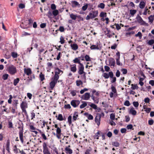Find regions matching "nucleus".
Listing matches in <instances>:
<instances>
[{"label": "nucleus", "instance_id": "nucleus-1", "mask_svg": "<svg viewBox=\"0 0 154 154\" xmlns=\"http://www.w3.org/2000/svg\"><path fill=\"white\" fill-rule=\"evenodd\" d=\"M98 14L97 11H91L86 17V19L87 20L90 19H93L97 16Z\"/></svg>", "mask_w": 154, "mask_h": 154}, {"label": "nucleus", "instance_id": "nucleus-2", "mask_svg": "<svg viewBox=\"0 0 154 154\" xmlns=\"http://www.w3.org/2000/svg\"><path fill=\"white\" fill-rule=\"evenodd\" d=\"M7 70L10 74L12 75H14L17 72L16 67L13 65L9 66Z\"/></svg>", "mask_w": 154, "mask_h": 154}, {"label": "nucleus", "instance_id": "nucleus-3", "mask_svg": "<svg viewBox=\"0 0 154 154\" xmlns=\"http://www.w3.org/2000/svg\"><path fill=\"white\" fill-rule=\"evenodd\" d=\"M84 66L82 64H80V65H79V71L78 72V73L80 75H82L83 74V79H84L85 80L84 82H85L86 76V73L84 71Z\"/></svg>", "mask_w": 154, "mask_h": 154}, {"label": "nucleus", "instance_id": "nucleus-4", "mask_svg": "<svg viewBox=\"0 0 154 154\" xmlns=\"http://www.w3.org/2000/svg\"><path fill=\"white\" fill-rule=\"evenodd\" d=\"M136 19L137 20V22L140 24V25L145 26H148V23H146L145 21H143L141 17L139 15L137 16L136 17Z\"/></svg>", "mask_w": 154, "mask_h": 154}, {"label": "nucleus", "instance_id": "nucleus-5", "mask_svg": "<svg viewBox=\"0 0 154 154\" xmlns=\"http://www.w3.org/2000/svg\"><path fill=\"white\" fill-rule=\"evenodd\" d=\"M58 80L54 77L52 79V80L50 84V87L51 90L53 89L57 83Z\"/></svg>", "mask_w": 154, "mask_h": 154}, {"label": "nucleus", "instance_id": "nucleus-6", "mask_svg": "<svg viewBox=\"0 0 154 154\" xmlns=\"http://www.w3.org/2000/svg\"><path fill=\"white\" fill-rule=\"evenodd\" d=\"M43 152L44 154H51L49 150L47 147V145L45 143H43Z\"/></svg>", "mask_w": 154, "mask_h": 154}, {"label": "nucleus", "instance_id": "nucleus-7", "mask_svg": "<svg viewBox=\"0 0 154 154\" xmlns=\"http://www.w3.org/2000/svg\"><path fill=\"white\" fill-rule=\"evenodd\" d=\"M63 73V71L58 68H57L55 69V74L54 76V78L58 79L59 76L58 75L60 74H62Z\"/></svg>", "mask_w": 154, "mask_h": 154}, {"label": "nucleus", "instance_id": "nucleus-8", "mask_svg": "<svg viewBox=\"0 0 154 154\" xmlns=\"http://www.w3.org/2000/svg\"><path fill=\"white\" fill-rule=\"evenodd\" d=\"M101 117V115L100 114H98L96 116L95 118V122L97 123V125L98 126L100 124Z\"/></svg>", "mask_w": 154, "mask_h": 154}, {"label": "nucleus", "instance_id": "nucleus-9", "mask_svg": "<svg viewBox=\"0 0 154 154\" xmlns=\"http://www.w3.org/2000/svg\"><path fill=\"white\" fill-rule=\"evenodd\" d=\"M80 102L78 100H72L71 102V105L74 107L77 106L80 104Z\"/></svg>", "mask_w": 154, "mask_h": 154}, {"label": "nucleus", "instance_id": "nucleus-10", "mask_svg": "<svg viewBox=\"0 0 154 154\" xmlns=\"http://www.w3.org/2000/svg\"><path fill=\"white\" fill-rule=\"evenodd\" d=\"M108 60L109 63L108 65L114 67L115 65V60L113 58L111 57Z\"/></svg>", "mask_w": 154, "mask_h": 154}, {"label": "nucleus", "instance_id": "nucleus-11", "mask_svg": "<svg viewBox=\"0 0 154 154\" xmlns=\"http://www.w3.org/2000/svg\"><path fill=\"white\" fill-rule=\"evenodd\" d=\"M90 97V95L89 93H86L82 96V98L83 100H88L89 99Z\"/></svg>", "mask_w": 154, "mask_h": 154}, {"label": "nucleus", "instance_id": "nucleus-12", "mask_svg": "<svg viewBox=\"0 0 154 154\" xmlns=\"http://www.w3.org/2000/svg\"><path fill=\"white\" fill-rule=\"evenodd\" d=\"M72 6L73 8L76 7L79 8L81 7L80 5L77 1H72L71 2Z\"/></svg>", "mask_w": 154, "mask_h": 154}, {"label": "nucleus", "instance_id": "nucleus-13", "mask_svg": "<svg viewBox=\"0 0 154 154\" xmlns=\"http://www.w3.org/2000/svg\"><path fill=\"white\" fill-rule=\"evenodd\" d=\"M23 130L22 129L21 130H20L19 132V135L20 137V140L22 142V143H23Z\"/></svg>", "mask_w": 154, "mask_h": 154}, {"label": "nucleus", "instance_id": "nucleus-14", "mask_svg": "<svg viewBox=\"0 0 154 154\" xmlns=\"http://www.w3.org/2000/svg\"><path fill=\"white\" fill-rule=\"evenodd\" d=\"M82 57H79L78 58H75L73 60V61L74 63H78L79 65H80V64H82L80 62V58Z\"/></svg>", "mask_w": 154, "mask_h": 154}, {"label": "nucleus", "instance_id": "nucleus-15", "mask_svg": "<svg viewBox=\"0 0 154 154\" xmlns=\"http://www.w3.org/2000/svg\"><path fill=\"white\" fill-rule=\"evenodd\" d=\"M70 46L72 49L74 51L77 50L78 48V45L76 43L71 44Z\"/></svg>", "mask_w": 154, "mask_h": 154}, {"label": "nucleus", "instance_id": "nucleus-16", "mask_svg": "<svg viewBox=\"0 0 154 154\" xmlns=\"http://www.w3.org/2000/svg\"><path fill=\"white\" fill-rule=\"evenodd\" d=\"M129 113L135 116L137 114V112L134 109V108L132 107L130 110Z\"/></svg>", "mask_w": 154, "mask_h": 154}, {"label": "nucleus", "instance_id": "nucleus-17", "mask_svg": "<svg viewBox=\"0 0 154 154\" xmlns=\"http://www.w3.org/2000/svg\"><path fill=\"white\" fill-rule=\"evenodd\" d=\"M84 115L89 120H92L93 119V116L91 114H89L87 112L85 113Z\"/></svg>", "mask_w": 154, "mask_h": 154}, {"label": "nucleus", "instance_id": "nucleus-18", "mask_svg": "<svg viewBox=\"0 0 154 154\" xmlns=\"http://www.w3.org/2000/svg\"><path fill=\"white\" fill-rule=\"evenodd\" d=\"M24 72L26 74L29 75L31 74V71L30 68L24 69Z\"/></svg>", "mask_w": 154, "mask_h": 154}, {"label": "nucleus", "instance_id": "nucleus-19", "mask_svg": "<svg viewBox=\"0 0 154 154\" xmlns=\"http://www.w3.org/2000/svg\"><path fill=\"white\" fill-rule=\"evenodd\" d=\"M78 116V113L77 112H75L73 114V120L75 121L77 120V117Z\"/></svg>", "mask_w": 154, "mask_h": 154}, {"label": "nucleus", "instance_id": "nucleus-20", "mask_svg": "<svg viewBox=\"0 0 154 154\" xmlns=\"http://www.w3.org/2000/svg\"><path fill=\"white\" fill-rule=\"evenodd\" d=\"M148 19L149 20V23H152L153 22V20L154 19V15H151L148 17Z\"/></svg>", "mask_w": 154, "mask_h": 154}, {"label": "nucleus", "instance_id": "nucleus-21", "mask_svg": "<svg viewBox=\"0 0 154 154\" xmlns=\"http://www.w3.org/2000/svg\"><path fill=\"white\" fill-rule=\"evenodd\" d=\"M92 99L93 100L94 103H98L99 102V98L98 97H95L93 95L91 96Z\"/></svg>", "mask_w": 154, "mask_h": 154}, {"label": "nucleus", "instance_id": "nucleus-22", "mask_svg": "<svg viewBox=\"0 0 154 154\" xmlns=\"http://www.w3.org/2000/svg\"><path fill=\"white\" fill-rule=\"evenodd\" d=\"M145 2L144 1H141L139 4V7L141 9H143L145 7Z\"/></svg>", "mask_w": 154, "mask_h": 154}, {"label": "nucleus", "instance_id": "nucleus-23", "mask_svg": "<svg viewBox=\"0 0 154 154\" xmlns=\"http://www.w3.org/2000/svg\"><path fill=\"white\" fill-rule=\"evenodd\" d=\"M71 71L74 72H75L77 70L76 68V65L75 64H74L70 68Z\"/></svg>", "mask_w": 154, "mask_h": 154}, {"label": "nucleus", "instance_id": "nucleus-24", "mask_svg": "<svg viewBox=\"0 0 154 154\" xmlns=\"http://www.w3.org/2000/svg\"><path fill=\"white\" fill-rule=\"evenodd\" d=\"M65 150L66 151V153H68L69 154H71L72 153V149L68 147H66Z\"/></svg>", "mask_w": 154, "mask_h": 154}, {"label": "nucleus", "instance_id": "nucleus-25", "mask_svg": "<svg viewBox=\"0 0 154 154\" xmlns=\"http://www.w3.org/2000/svg\"><path fill=\"white\" fill-rule=\"evenodd\" d=\"M150 13V11L148 10V8H147L146 7L145 8L144 12L143 13V14L144 15H146L147 13L149 14Z\"/></svg>", "mask_w": 154, "mask_h": 154}, {"label": "nucleus", "instance_id": "nucleus-26", "mask_svg": "<svg viewBox=\"0 0 154 154\" xmlns=\"http://www.w3.org/2000/svg\"><path fill=\"white\" fill-rule=\"evenodd\" d=\"M10 140H8L6 143V150L8 151V152H9V146H10Z\"/></svg>", "mask_w": 154, "mask_h": 154}, {"label": "nucleus", "instance_id": "nucleus-27", "mask_svg": "<svg viewBox=\"0 0 154 154\" xmlns=\"http://www.w3.org/2000/svg\"><path fill=\"white\" fill-rule=\"evenodd\" d=\"M90 48L91 50H99V48L98 46L95 45H92L91 46Z\"/></svg>", "mask_w": 154, "mask_h": 154}, {"label": "nucleus", "instance_id": "nucleus-28", "mask_svg": "<svg viewBox=\"0 0 154 154\" xmlns=\"http://www.w3.org/2000/svg\"><path fill=\"white\" fill-rule=\"evenodd\" d=\"M137 11L135 10L131 9L130 11V14L132 16H133L135 14H136Z\"/></svg>", "mask_w": 154, "mask_h": 154}, {"label": "nucleus", "instance_id": "nucleus-29", "mask_svg": "<svg viewBox=\"0 0 154 154\" xmlns=\"http://www.w3.org/2000/svg\"><path fill=\"white\" fill-rule=\"evenodd\" d=\"M70 17L72 20H75L76 19V15L72 13L70 14Z\"/></svg>", "mask_w": 154, "mask_h": 154}, {"label": "nucleus", "instance_id": "nucleus-30", "mask_svg": "<svg viewBox=\"0 0 154 154\" xmlns=\"http://www.w3.org/2000/svg\"><path fill=\"white\" fill-rule=\"evenodd\" d=\"M90 4H86L82 8V9L83 11H85L88 8V6Z\"/></svg>", "mask_w": 154, "mask_h": 154}, {"label": "nucleus", "instance_id": "nucleus-31", "mask_svg": "<svg viewBox=\"0 0 154 154\" xmlns=\"http://www.w3.org/2000/svg\"><path fill=\"white\" fill-rule=\"evenodd\" d=\"M72 116H69L67 118L68 122L69 125H70L72 123Z\"/></svg>", "mask_w": 154, "mask_h": 154}, {"label": "nucleus", "instance_id": "nucleus-32", "mask_svg": "<svg viewBox=\"0 0 154 154\" xmlns=\"http://www.w3.org/2000/svg\"><path fill=\"white\" fill-rule=\"evenodd\" d=\"M57 119L60 121H63V119L62 115L61 114H59Z\"/></svg>", "mask_w": 154, "mask_h": 154}, {"label": "nucleus", "instance_id": "nucleus-33", "mask_svg": "<svg viewBox=\"0 0 154 154\" xmlns=\"http://www.w3.org/2000/svg\"><path fill=\"white\" fill-rule=\"evenodd\" d=\"M90 104L89 105V106L93 108L94 109H97V106L95 105V104L92 103H90Z\"/></svg>", "mask_w": 154, "mask_h": 154}, {"label": "nucleus", "instance_id": "nucleus-34", "mask_svg": "<svg viewBox=\"0 0 154 154\" xmlns=\"http://www.w3.org/2000/svg\"><path fill=\"white\" fill-rule=\"evenodd\" d=\"M20 81L19 79L18 78L14 79V85L16 86Z\"/></svg>", "mask_w": 154, "mask_h": 154}, {"label": "nucleus", "instance_id": "nucleus-35", "mask_svg": "<svg viewBox=\"0 0 154 154\" xmlns=\"http://www.w3.org/2000/svg\"><path fill=\"white\" fill-rule=\"evenodd\" d=\"M22 110V112L24 113V115L26 117L27 119H28V116L25 109H23Z\"/></svg>", "mask_w": 154, "mask_h": 154}, {"label": "nucleus", "instance_id": "nucleus-36", "mask_svg": "<svg viewBox=\"0 0 154 154\" xmlns=\"http://www.w3.org/2000/svg\"><path fill=\"white\" fill-rule=\"evenodd\" d=\"M76 82L77 86H78L82 84V82L81 80H77Z\"/></svg>", "mask_w": 154, "mask_h": 154}, {"label": "nucleus", "instance_id": "nucleus-37", "mask_svg": "<svg viewBox=\"0 0 154 154\" xmlns=\"http://www.w3.org/2000/svg\"><path fill=\"white\" fill-rule=\"evenodd\" d=\"M11 55L14 58H16L17 57V53L15 52H12L11 53Z\"/></svg>", "mask_w": 154, "mask_h": 154}, {"label": "nucleus", "instance_id": "nucleus-38", "mask_svg": "<svg viewBox=\"0 0 154 154\" xmlns=\"http://www.w3.org/2000/svg\"><path fill=\"white\" fill-rule=\"evenodd\" d=\"M135 36L136 37H139V38L141 39L142 38V34L140 32H139L137 34L135 35Z\"/></svg>", "mask_w": 154, "mask_h": 154}, {"label": "nucleus", "instance_id": "nucleus-39", "mask_svg": "<svg viewBox=\"0 0 154 154\" xmlns=\"http://www.w3.org/2000/svg\"><path fill=\"white\" fill-rule=\"evenodd\" d=\"M85 58L86 61H90L91 60L90 58L88 55H86L85 57Z\"/></svg>", "mask_w": 154, "mask_h": 154}, {"label": "nucleus", "instance_id": "nucleus-40", "mask_svg": "<svg viewBox=\"0 0 154 154\" xmlns=\"http://www.w3.org/2000/svg\"><path fill=\"white\" fill-rule=\"evenodd\" d=\"M58 13V11L57 10H54L52 12L54 16H56L57 15Z\"/></svg>", "mask_w": 154, "mask_h": 154}, {"label": "nucleus", "instance_id": "nucleus-41", "mask_svg": "<svg viewBox=\"0 0 154 154\" xmlns=\"http://www.w3.org/2000/svg\"><path fill=\"white\" fill-rule=\"evenodd\" d=\"M105 5L103 3H100L98 5V7L102 9H103L104 8Z\"/></svg>", "mask_w": 154, "mask_h": 154}, {"label": "nucleus", "instance_id": "nucleus-42", "mask_svg": "<svg viewBox=\"0 0 154 154\" xmlns=\"http://www.w3.org/2000/svg\"><path fill=\"white\" fill-rule=\"evenodd\" d=\"M8 76V74H4L2 76V78L4 80H6L7 79Z\"/></svg>", "mask_w": 154, "mask_h": 154}, {"label": "nucleus", "instance_id": "nucleus-43", "mask_svg": "<svg viewBox=\"0 0 154 154\" xmlns=\"http://www.w3.org/2000/svg\"><path fill=\"white\" fill-rule=\"evenodd\" d=\"M40 80L41 81H43L45 79L44 75L43 74L41 73L39 75Z\"/></svg>", "mask_w": 154, "mask_h": 154}, {"label": "nucleus", "instance_id": "nucleus-44", "mask_svg": "<svg viewBox=\"0 0 154 154\" xmlns=\"http://www.w3.org/2000/svg\"><path fill=\"white\" fill-rule=\"evenodd\" d=\"M131 88L133 90H135L138 88V86L136 85H134L132 84H131Z\"/></svg>", "mask_w": 154, "mask_h": 154}, {"label": "nucleus", "instance_id": "nucleus-45", "mask_svg": "<svg viewBox=\"0 0 154 154\" xmlns=\"http://www.w3.org/2000/svg\"><path fill=\"white\" fill-rule=\"evenodd\" d=\"M87 105V103L86 102H84L80 106V108L81 109L83 108L86 106Z\"/></svg>", "mask_w": 154, "mask_h": 154}, {"label": "nucleus", "instance_id": "nucleus-46", "mask_svg": "<svg viewBox=\"0 0 154 154\" xmlns=\"http://www.w3.org/2000/svg\"><path fill=\"white\" fill-rule=\"evenodd\" d=\"M111 89L112 91V92L115 93L116 92V90L115 87L113 85H112L111 87Z\"/></svg>", "mask_w": 154, "mask_h": 154}, {"label": "nucleus", "instance_id": "nucleus-47", "mask_svg": "<svg viewBox=\"0 0 154 154\" xmlns=\"http://www.w3.org/2000/svg\"><path fill=\"white\" fill-rule=\"evenodd\" d=\"M100 16L101 17H103L106 16V13L102 12L100 13Z\"/></svg>", "mask_w": 154, "mask_h": 154}, {"label": "nucleus", "instance_id": "nucleus-48", "mask_svg": "<svg viewBox=\"0 0 154 154\" xmlns=\"http://www.w3.org/2000/svg\"><path fill=\"white\" fill-rule=\"evenodd\" d=\"M147 43L149 45H151L154 44V40L153 39L149 40L148 42Z\"/></svg>", "mask_w": 154, "mask_h": 154}, {"label": "nucleus", "instance_id": "nucleus-49", "mask_svg": "<svg viewBox=\"0 0 154 154\" xmlns=\"http://www.w3.org/2000/svg\"><path fill=\"white\" fill-rule=\"evenodd\" d=\"M20 106L22 109H25L26 108L25 105L23 102H22L20 104Z\"/></svg>", "mask_w": 154, "mask_h": 154}, {"label": "nucleus", "instance_id": "nucleus-50", "mask_svg": "<svg viewBox=\"0 0 154 154\" xmlns=\"http://www.w3.org/2000/svg\"><path fill=\"white\" fill-rule=\"evenodd\" d=\"M110 118L112 120H114L115 118V115L113 113H111L110 115Z\"/></svg>", "mask_w": 154, "mask_h": 154}, {"label": "nucleus", "instance_id": "nucleus-51", "mask_svg": "<svg viewBox=\"0 0 154 154\" xmlns=\"http://www.w3.org/2000/svg\"><path fill=\"white\" fill-rule=\"evenodd\" d=\"M60 42L61 44H63L64 43V39L63 37L62 36H60Z\"/></svg>", "mask_w": 154, "mask_h": 154}, {"label": "nucleus", "instance_id": "nucleus-52", "mask_svg": "<svg viewBox=\"0 0 154 154\" xmlns=\"http://www.w3.org/2000/svg\"><path fill=\"white\" fill-rule=\"evenodd\" d=\"M61 132V129L60 128H57L56 134H60Z\"/></svg>", "mask_w": 154, "mask_h": 154}, {"label": "nucleus", "instance_id": "nucleus-53", "mask_svg": "<svg viewBox=\"0 0 154 154\" xmlns=\"http://www.w3.org/2000/svg\"><path fill=\"white\" fill-rule=\"evenodd\" d=\"M121 71L123 74H125L127 72V69H122L121 70Z\"/></svg>", "mask_w": 154, "mask_h": 154}, {"label": "nucleus", "instance_id": "nucleus-54", "mask_svg": "<svg viewBox=\"0 0 154 154\" xmlns=\"http://www.w3.org/2000/svg\"><path fill=\"white\" fill-rule=\"evenodd\" d=\"M112 145L116 146L118 147L119 146V143L118 142L116 141L112 143Z\"/></svg>", "mask_w": 154, "mask_h": 154}, {"label": "nucleus", "instance_id": "nucleus-55", "mask_svg": "<svg viewBox=\"0 0 154 154\" xmlns=\"http://www.w3.org/2000/svg\"><path fill=\"white\" fill-rule=\"evenodd\" d=\"M46 15L48 16L49 18H51V17L52 16V13L51 11H48V14Z\"/></svg>", "mask_w": 154, "mask_h": 154}, {"label": "nucleus", "instance_id": "nucleus-56", "mask_svg": "<svg viewBox=\"0 0 154 154\" xmlns=\"http://www.w3.org/2000/svg\"><path fill=\"white\" fill-rule=\"evenodd\" d=\"M12 96L11 95H9V98L8 100V103H9L11 104L12 102Z\"/></svg>", "mask_w": 154, "mask_h": 154}, {"label": "nucleus", "instance_id": "nucleus-57", "mask_svg": "<svg viewBox=\"0 0 154 154\" xmlns=\"http://www.w3.org/2000/svg\"><path fill=\"white\" fill-rule=\"evenodd\" d=\"M134 106L135 107H137L139 106V103L138 102L134 101L133 103Z\"/></svg>", "mask_w": 154, "mask_h": 154}, {"label": "nucleus", "instance_id": "nucleus-58", "mask_svg": "<svg viewBox=\"0 0 154 154\" xmlns=\"http://www.w3.org/2000/svg\"><path fill=\"white\" fill-rule=\"evenodd\" d=\"M19 8L21 9H23L25 8V5L23 4H20L18 5Z\"/></svg>", "mask_w": 154, "mask_h": 154}, {"label": "nucleus", "instance_id": "nucleus-59", "mask_svg": "<svg viewBox=\"0 0 154 154\" xmlns=\"http://www.w3.org/2000/svg\"><path fill=\"white\" fill-rule=\"evenodd\" d=\"M124 104L125 105L127 106H129L130 105L129 101L128 100L125 101L124 103Z\"/></svg>", "mask_w": 154, "mask_h": 154}, {"label": "nucleus", "instance_id": "nucleus-60", "mask_svg": "<svg viewBox=\"0 0 154 154\" xmlns=\"http://www.w3.org/2000/svg\"><path fill=\"white\" fill-rule=\"evenodd\" d=\"M103 76L106 79H108L109 78V73H105L103 74Z\"/></svg>", "mask_w": 154, "mask_h": 154}, {"label": "nucleus", "instance_id": "nucleus-61", "mask_svg": "<svg viewBox=\"0 0 154 154\" xmlns=\"http://www.w3.org/2000/svg\"><path fill=\"white\" fill-rule=\"evenodd\" d=\"M30 35V33H29L26 32H23L22 34V35L23 36Z\"/></svg>", "mask_w": 154, "mask_h": 154}, {"label": "nucleus", "instance_id": "nucleus-62", "mask_svg": "<svg viewBox=\"0 0 154 154\" xmlns=\"http://www.w3.org/2000/svg\"><path fill=\"white\" fill-rule=\"evenodd\" d=\"M132 127H133L132 125L131 124H130V125H128L127 126L126 128L128 130L131 129L132 128Z\"/></svg>", "mask_w": 154, "mask_h": 154}, {"label": "nucleus", "instance_id": "nucleus-63", "mask_svg": "<svg viewBox=\"0 0 154 154\" xmlns=\"http://www.w3.org/2000/svg\"><path fill=\"white\" fill-rule=\"evenodd\" d=\"M144 101L146 103H149L150 101V99L148 97H146L144 99Z\"/></svg>", "mask_w": 154, "mask_h": 154}, {"label": "nucleus", "instance_id": "nucleus-64", "mask_svg": "<svg viewBox=\"0 0 154 154\" xmlns=\"http://www.w3.org/2000/svg\"><path fill=\"white\" fill-rule=\"evenodd\" d=\"M71 94H72V96H75L76 95V91L72 90L70 92Z\"/></svg>", "mask_w": 154, "mask_h": 154}]
</instances>
